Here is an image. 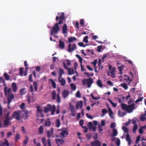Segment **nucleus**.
<instances>
[{"instance_id":"nucleus-1","label":"nucleus","mask_w":146,"mask_h":146,"mask_svg":"<svg viewBox=\"0 0 146 146\" xmlns=\"http://www.w3.org/2000/svg\"><path fill=\"white\" fill-rule=\"evenodd\" d=\"M65 18L64 14V13H62L60 16H57L56 18V21H58V20L59 21L58 23H56L52 27L51 30L54 33V34H56L58 33L59 31L60 28L59 25H61L62 24L63 21Z\"/></svg>"},{"instance_id":"nucleus-2","label":"nucleus","mask_w":146,"mask_h":146,"mask_svg":"<svg viewBox=\"0 0 146 146\" xmlns=\"http://www.w3.org/2000/svg\"><path fill=\"white\" fill-rule=\"evenodd\" d=\"M118 100L119 103H121V107L123 110L126 111L127 113H130L133 112V110L135 109V104L132 103L127 105L122 103V100L119 98Z\"/></svg>"},{"instance_id":"nucleus-3","label":"nucleus","mask_w":146,"mask_h":146,"mask_svg":"<svg viewBox=\"0 0 146 146\" xmlns=\"http://www.w3.org/2000/svg\"><path fill=\"white\" fill-rule=\"evenodd\" d=\"M94 81L91 78H88V79H84L82 80V83L84 85L87 84V87L88 88H90L92 84L93 83Z\"/></svg>"},{"instance_id":"nucleus-4","label":"nucleus","mask_w":146,"mask_h":146,"mask_svg":"<svg viewBox=\"0 0 146 146\" xmlns=\"http://www.w3.org/2000/svg\"><path fill=\"white\" fill-rule=\"evenodd\" d=\"M21 112L22 111L20 110L15 111L13 114L12 117L17 120H20L21 119L20 114Z\"/></svg>"},{"instance_id":"nucleus-5","label":"nucleus","mask_w":146,"mask_h":146,"mask_svg":"<svg viewBox=\"0 0 146 146\" xmlns=\"http://www.w3.org/2000/svg\"><path fill=\"white\" fill-rule=\"evenodd\" d=\"M36 116L37 117H40V114H42L43 113V111L42 109L41 108L40 106H36Z\"/></svg>"},{"instance_id":"nucleus-6","label":"nucleus","mask_w":146,"mask_h":146,"mask_svg":"<svg viewBox=\"0 0 146 146\" xmlns=\"http://www.w3.org/2000/svg\"><path fill=\"white\" fill-rule=\"evenodd\" d=\"M68 133L67 129L66 128H64L62 129V132L60 133V135L64 138L65 137V134L68 135Z\"/></svg>"},{"instance_id":"nucleus-7","label":"nucleus","mask_w":146,"mask_h":146,"mask_svg":"<svg viewBox=\"0 0 146 146\" xmlns=\"http://www.w3.org/2000/svg\"><path fill=\"white\" fill-rule=\"evenodd\" d=\"M72 46L71 44L70 43L68 45V52H71L72 51H74L75 49L76 48V44H74L72 45V48H71Z\"/></svg>"},{"instance_id":"nucleus-8","label":"nucleus","mask_w":146,"mask_h":146,"mask_svg":"<svg viewBox=\"0 0 146 146\" xmlns=\"http://www.w3.org/2000/svg\"><path fill=\"white\" fill-rule=\"evenodd\" d=\"M91 146H101L100 142L98 140L96 139L92 141L91 143Z\"/></svg>"},{"instance_id":"nucleus-9","label":"nucleus","mask_w":146,"mask_h":146,"mask_svg":"<svg viewBox=\"0 0 146 146\" xmlns=\"http://www.w3.org/2000/svg\"><path fill=\"white\" fill-rule=\"evenodd\" d=\"M69 94L68 91L66 90H64L62 94V95L64 98H66L67 96H68Z\"/></svg>"},{"instance_id":"nucleus-10","label":"nucleus","mask_w":146,"mask_h":146,"mask_svg":"<svg viewBox=\"0 0 146 146\" xmlns=\"http://www.w3.org/2000/svg\"><path fill=\"white\" fill-rule=\"evenodd\" d=\"M24 113L22 114L21 117V118L26 119H27L29 116V113L28 110H23Z\"/></svg>"},{"instance_id":"nucleus-11","label":"nucleus","mask_w":146,"mask_h":146,"mask_svg":"<svg viewBox=\"0 0 146 146\" xmlns=\"http://www.w3.org/2000/svg\"><path fill=\"white\" fill-rule=\"evenodd\" d=\"M83 101L81 100L80 101H77L76 103V108L77 110L78 109V108L80 107V109H81L83 106Z\"/></svg>"},{"instance_id":"nucleus-12","label":"nucleus","mask_w":146,"mask_h":146,"mask_svg":"<svg viewBox=\"0 0 146 146\" xmlns=\"http://www.w3.org/2000/svg\"><path fill=\"white\" fill-rule=\"evenodd\" d=\"M126 139L128 142L129 145H130L131 144V140L130 137V135L129 133H127L126 134Z\"/></svg>"},{"instance_id":"nucleus-13","label":"nucleus","mask_w":146,"mask_h":146,"mask_svg":"<svg viewBox=\"0 0 146 146\" xmlns=\"http://www.w3.org/2000/svg\"><path fill=\"white\" fill-rule=\"evenodd\" d=\"M59 46L61 49H64L65 48V44L64 42L62 41L61 39L59 40Z\"/></svg>"},{"instance_id":"nucleus-14","label":"nucleus","mask_w":146,"mask_h":146,"mask_svg":"<svg viewBox=\"0 0 146 146\" xmlns=\"http://www.w3.org/2000/svg\"><path fill=\"white\" fill-rule=\"evenodd\" d=\"M48 107L50 109V111H55L56 110V107L54 105H53L52 106L50 104H48L47 105Z\"/></svg>"},{"instance_id":"nucleus-15","label":"nucleus","mask_w":146,"mask_h":146,"mask_svg":"<svg viewBox=\"0 0 146 146\" xmlns=\"http://www.w3.org/2000/svg\"><path fill=\"white\" fill-rule=\"evenodd\" d=\"M11 86L13 90V91L14 92H16L17 89L16 83L15 82H13Z\"/></svg>"},{"instance_id":"nucleus-16","label":"nucleus","mask_w":146,"mask_h":146,"mask_svg":"<svg viewBox=\"0 0 146 146\" xmlns=\"http://www.w3.org/2000/svg\"><path fill=\"white\" fill-rule=\"evenodd\" d=\"M67 27L66 24H65L64 25L62 29V33L64 34H65L67 32Z\"/></svg>"},{"instance_id":"nucleus-17","label":"nucleus","mask_w":146,"mask_h":146,"mask_svg":"<svg viewBox=\"0 0 146 146\" xmlns=\"http://www.w3.org/2000/svg\"><path fill=\"white\" fill-rule=\"evenodd\" d=\"M60 77H58V80L59 82L60 83V84L62 86H64L66 83L65 80L63 78H62L61 80H60Z\"/></svg>"},{"instance_id":"nucleus-18","label":"nucleus","mask_w":146,"mask_h":146,"mask_svg":"<svg viewBox=\"0 0 146 146\" xmlns=\"http://www.w3.org/2000/svg\"><path fill=\"white\" fill-rule=\"evenodd\" d=\"M26 90V88H22L20 91V93L21 95H25L26 93V92L25 91Z\"/></svg>"},{"instance_id":"nucleus-19","label":"nucleus","mask_w":146,"mask_h":146,"mask_svg":"<svg viewBox=\"0 0 146 146\" xmlns=\"http://www.w3.org/2000/svg\"><path fill=\"white\" fill-rule=\"evenodd\" d=\"M77 40L76 38L75 37H71L69 38L68 40V42L70 43L74 41H76Z\"/></svg>"},{"instance_id":"nucleus-20","label":"nucleus","mask_w":146,"mask_h":146,"mask_svg":"<svg viewBox=\"0 0 146 146\" xmlns=\"http://www.w3.org/2000/svg\"><path fill=\"white\" fill-rule=\"evenodd\" d=\"M7 87H5L4 88V91L5 94L6 96H7V93H9L11 91V89L9 88L8 90H7Z\"/></svg>"},{"instance_id":"nucleus-21","label":"nucleus","mask_w":146,"mask_h":146,"mask_svg":"<svg viewBox=\"0 0 146 146\" xmlns=\"http://www.w3.org/2000/svg\"><path fill=\"white\" fill-rule=\"evenodd\" d=\"M124 77H125V78L124 79V80L126 81H130V82H129V84H130V82H131L132 80L130 79V78L128 76H127V75L124 74L123 75Z\"/></svg>"},{"instance_id":"nucleus-22","label":"nucleus","mask_w":146,"mask_h":146,"mask_svg":"<svg viewBox=\"0 0 146 146\" xmlns=\"http://www.w3.org/2000/svg\"><path fill=\"white\" fill-rule=\"evenodd\" d=\"M9 120H10L5 119L4 121V123L5 127L7 126L8 125H11V123H10Z\"/></svg>"},{"instance_id":"nucleus-23","label":"nucleus","mask_w":146,"mask_h":146,"mask_svg":"<svg viewBox=\"0 0 146 146\" xmlns=\"http://www.w3.org/2000/svg\"><path fill=\"white\" fill-rule=\"evenodd\" d=\"M33 84L35 90L36 92L38 91V83L36 81H34L33 82Z\"/></svg>"},{"instance_id":"nucleus-24","label":"nucleus","mask_w":146,"mask_h":146,"mask_svg":"<svg viewBox=\"0 0 146 146\" xmlns=\"http://www.w3.org/2000/svg\"><path fill=\"white\" fill-rule=\"evenodd\" d=\"M52 84V85L54 88H55L56 87V84L54 81L52 79H50L49 80Z\"/></svg>"},{"instance_id":"nucleus-25","label":"nucleus","mask_w":146,"mask_h":146,"mask_svg":"<svg viewBox=\"0 0 146 146\" xmlns=\"http://www.w3.org/2000/svg\"><path fill=\"white\" fill-rule=\"evenodd\" d=\"M3 76L6 80H10V76L7 73L5 72L3 74Z\"/></svg>"},{"instance_id":"nucleus-26","label":"nucleus","mask_w":146,"mask_h":146,"mask_svg":"<svg viewBox=\"0 0 146 146\" xmlns=\"http://www.w3.org/2000/svg\"><path fill=\"white\" fill-rule=\"evenodd\" d=\"M108 100L114 108H115L116 107L117 105V103H113L111 100L109 98L108 99Z\"/></svg>"},{"instance_id":"nucleus-27","label":"nucleus","mask_w":146,"mask_h":146,"mask_svg":"<svg viewBox=\"0 0 146 146\" xmlns=\"http://www.w3.org/2000/svg\"><path fill=\"white\" fill-rule=\"evenodd\" d=\"M43 132V129L42 126H40L38 128V133L40 134H42Z\"/></svg>"},{"instance_id":"nucleus-28","label":"nucleus","mask_w":146,"mask_h":146,"mask_svg":"<svg viewBox=\"0 0 146 146\" xmlns=\"http://www.w3.org/2000/svg\"><path fill=\"white\" fill-rule=\"evenodd\" d=\"M50 124L51 122L49 119L47 120L45 122L44 125L46 126L49 127L50 125Z\"/></svg>"},{"instance_id":"nucleus-29","label":"nucleus","mask_w":146,"mask_h":146,"mask_svg":"<svg viewBox=\"0 0 146 146\" xmlns=\"http://www.w3.org/2000/svg\"><path fill=\"white\" fill-rule=\"evenodd\" d=\"M52 99L53 100H55L56 99V92L55 91H54L52 93Z\"/></svg>"},{"instance_id":"nucleus-30","label":"nucleus","mask_w":146,"mask_h":146,"mask_svg":"<svg viewBox=\"0 0 146 146\" xmlns=\"http://www.w3.org/2000/svg\"><path fill=\"white\" fill-rule=\"evenodd\" d=\"M59 77H61L62 75L64 74V72L62 68H60L59 70Z\"/></svg>"},{"instance_id":"nucleus-31","label":"nucleus","mask_w":146,"mask_h":146,"mask_svg":"<svg viewBox=\"0 0 146 146\" xmlns=\"http://www.w3.org/2000/svg\"><path fill=\"white\" fill-rule=\"evenodd\" d=\"M97 84L98 86L100 87H102L103 86V84L102 83L101 81L99 79L97 82Z\"/></svg>"},{"instance_id":"nucleus-32","label":"nucleus","mask_w":146,"mask_h":146,"mask_svg":"<svg viewBox=\"0 0 146 146\" xmlns=\"http://www.w3.org/2000/svg\"><path fill=\"white\" fill-rule=\"evenodd\" d=\"M70 85L71 87V89L72 90H75L76 89V86L73 83H71L70 84Z\"/></svg>"},{"instance_id":"nucleus-33","label":"nucleus","mask_w":146,"mask_h":146,"mask_svg":"<svg viewBox=\"0 0 146 146\" xmlns=\"http://www.w3.org/2000/svg\"><path fill=\"white\" fill-rule=\"evenodd\" d=\"M117 131L115 129L113 130V134L111 135V137L115 136L117 135Z\"/></svg>"},{"instance_id":"nucleus-34","label":"nucleus","mask_w":146,"mask_h":146,"mask_svg":"<svg viewBox=\"0 0 146 146\" xmlns=\"http://www.w3.org/2000/svg\"><path fill=\"white\" fill-rule=\"evenodd\" d=\"M68 74L69 75H71L74 73L73 69L72 70L70 68H69L68 69Z\"/></svg>"},{"instance_id":"nucleus-35","label":"nucleus","mask_w":146,"mask_h":146,"mask_svg":"<svg viewBox=\"0 0 146 146\" xmlns=\"http://www.w3.org/2000/svg\"><path fill=\"white\" fill-rule=\"evenodd\" d=\"M56 141L57 142H58L61 145H63L64 142V140L61 139H56Z\"/></svg>"},{"instance_id":"nucleus-36","label":"nucleus","mask_w":146,"mask_h":146,"mask_svg":"<svg viewBox=\"0 0 146 146\" xmlns=\"http://www.w3.org/2000/svg\"><path fill=\"white\" fill-rule=\"evenodd\" d=\"M29 141V138L27 136L25 137V139L24 141L23 144L24 145H26L27 143V142Z\"/></svg>"},{"instance_id":"nucleus-37","label":"nucleus","mask_w":146,"mask_h":146,"mask_svg":"<svg viewBox=\"0 0 146 146\" xmlns=\"http://www.w3.org/2000/svg\"><path fill=\"white\" fill-rule=\"evenodd\" d=\"M21 136L20 134L17 133L15 137V140L16 141H17L18 140L20 139Z\"/></svg>"},{"instance_id":"nucleus-38","label":"nucleus","mask_w":146,"mask_h":146,"mask_svg":"<svg viewBox=\"0 0 146 146\" xmlns=\"http://www.w3.org/2000/svg\"><path fill=\"white\" fill-rule=\"evenodd\" d=\"M5 141L3 143V145H4L6 146H9V143L8 141L6 139H4Z\"/></svg>"},{"instance_id":"nucleus-39","label":"nucleus","mask_w":146,"mask_h":146,"mask_svg":"<svg viewBox=\"0 0 146 146\" xmlns=\"http://www.w3.org/2000/svg\"><path fill=\"white\" fill-rule=\"evenodd\" d=\"M122 129L125 132L128 133L129 132L128 129L126 127L123 126L122 127Z\"/></svg>"},{"instance_id":"nucleus-40","label":"nucleus","mask_w":146,"mask_h":146,"mask_svg":"<svg viewBox=\"0 0 146 146\" xmlns=\"http://www.w3.org/2000/svg\"><path fill=\"white\" fill-rule=\"evenodd\" d=\"M121 85L122 87L125 90H127L128 88V87L127 86V84L125 83H121Z\"/></svg>"},{"instance_id":"nucleus-41","label":"nucleus","mask_w":146,"mask_h":146,"mask_svg":"<svg viewBox=\"0 0 146 146\" xmlns=\"http://www.w3.org/2000/svg\"><path fill=\"white\" fill-rule=\"evenodd\" d=\"M25 104L24 103H23L21 105L19 106V107L22 110H23L26 108L25 107Z\"/></svg>"},{"instance_id":"nucleus-42","label":"nucleus","mask_w":146,"mask_h":146,"mask_svg":"<svg viewBox=\"0 0 146 146\" xmlns=\"http://www.w3.org/2000/svg\"><path fill=\"white\" fill-rule=\"evenodd\" d=\"M137 128L138 126L137 124L135 125L133 128V131L134 133H135L136 132V131L137 130Z\"/></svg>"},{"instance_id":"nucleus-43","label":"nucleus","mask_w":146,"mask_h":146,"mask_svg":"<svg viewBox=\"0 0 146 146\" xmlns=\"http://www.w3.org/2000/svg\"><path fill=\"white\" fill-rule=\"evenodd\" d=\"M42 142L44 146H46V140L44 137H43L42 138Z\"/></svg>"},{"instance_id":"nucleus-44","label":"nucleus","mask_w":146,"mask_h":146,"mask_svg":"<svg viewBox=\"0 0 146 146\" xmlns=\"http://www.w3.org/2000/svg\"><path fill=\"white\" fill-rule=\"evenodd\" d=\"M23 67L19 69V73L21 76H23Z\"/></svg>"},{"instance_id":"nucleus-45","label":"nucleus","mask_w":146,"mask_h":146,"mask_svg":"<svg viewBox=\"0 0 146 146\" xmlns=\"http://www.w3.org/2000/svg\"><path fill=\"white\" fill-rule=\"evenodd\" d=\"M60 126V121L59 119H57L56 122V126L59 127Z\"/></svg>"},{"instance_id":"nucleus-46","label":"nucleus","mask_w":146,"mask_h":146,"mask_svg":"<svg viewBox=\"0 0 146 146\" xmlns=\"http://www.w3.org/2000/svg\"><path fill=\"white\" fill-rule=\"evenodd\" d=\"M137 121H138V120L136 118H134L131 120L132 123L134 125L137 124L136 123Z\"/></svg>"},{"instance_id":"nucleus-47","label":"nucleus","mask_w":146,"mask_h":146,"mask_svg":"<svg viewBox=\"0 0 146 146\" xmlns=\"http://www.w3.org/2000/svg\"><path fill=\"white\" fill-rule=\"evenodd\" d=\"M76 56L79 59V62L81 63H82V58L78 54H77L76 55Z\"/></svg>"},{"instance_id":"nucleus-48","label":"nucleus","mask_w":146,"mask_h":146,"mask_svg":"<svg viewBox=\"0 0 146 146\" xmlns=\"http://www.w3.org/2000/svg\"><path fill=\"white\" fill-rule=\"evenodd\" d=\"M93 124L92 122H89L88 124V127L90 129H92V127H93Z\"/></svg>"},{"instance_id":"nucleus-49","label":"nucleus","mask_w":146,"mask_h":146,"mask_svg":"<svg viewBox=\"0 0 146 146\" xmlns=\"http://www.w3.org/2000/svg\"><path fill=\"white\" fill-rule=\"evenodd\" d=\"M88 36H85L83 39V41L84 42H85L86 43H88Z\"/></svg>"},{"instance_id":"nucleus-50","label":"nucleus","mask_w":146,"mask_h":146,"mask_svg":"<svg viewBox=\"0 0 146 146\" xmlns=\"http://www.w3.org/2000/svg\"><path fill=\"white\" fill-rule=\"evenodd\" d=\"M108 109L109 115L111 117H112L111 115L113 114V112L110 108H108Z\"/></svg>"},{"instance_id":"nucleus-51","label":"nucleus","mask_w":146,"mask_h":146,"mask_svg":"<svg viewBox=\"0 0 146 146\" xmlns=\"http://www.w3.org/2000/svg\"><path fill=\"white\" fill-rule=\"evenodd\" d=\"M97 62V59H95L93 62H91V63L93 64L94 67H96V65Z\"/></svg>"},{"instance_id":"nucleus-52","label":"nucleus","mask_w":146,"mask_h":146,"mask_svg":"<svg viewBox=\"0 0 146 146\" xmlns=\"http://www.w3.org/2000/svg\"><path fill=\"white\" fill-rule=\"evenodd\" d=\"M57 101L58 103H60L61 102L60 97L59 94H58L57 96Z\"/></svg>"},{"instance_id":"nucleus-53","label":"nucleus","mask_w":146,"mask_h":146,"mask_svg":"<svg viewBox=\"0 0 146 146\" xmlns=\"http://www.w3.org/2000/svg\"><path fill=\"white\" fill-rule=\"evenodd\" d=\"M143 97H139L135 101V102L136 103H137L138 102H141L142 100V99L143 98Z\"/></svg>"},{"instance_id":"nucleus-54","label":"nucleus","mask_w":146,"mask_h":146,"mask_svg":"<svg viewBox=\"0 0 146 146\" xmlns=\"http://www.w3.org/2000/svg\"><path fill=\"white\" fill-rule=\"evenodd\" d=\"M9 115H10V112L9 111V112H8L6 114V117H6L5 119L10 120H11V118L10 117H9Z\"/></svg>"},{"instance_id":"nucleus-55","label":"nucleus","mask_w":146,"mask_h":146,"mask_svg":"<svg viewBox=\"0 0 146 146\" xmlns=\"http://www.w3.org/2000/svg\"><path fill=\"white\" fill-rule=\"evenodd\" d=\"M116 143L117 146H119L120 144V140L119 138H118L116 141Z\"/></svg>"},{"instance_id":"nucleus-56","label":"nucleus","mask_w":146,"mask_h":146,"mask_svg":"<svg viewBox=\"0 0 146 146\" xmlns=\"http://www.w3.org/2000/svg\"><path fill=\"white\" fill-rule=\"evenodd\" d=\"M140 119L141 121H143L145 120L146 118L145 116L142 115L140 116Z\"/></svg>"},{"instance_id":"nucleus-57","label":"nucleus","mask_w":146,"mask_h":146,"mask_svg":"<svg viewBox=\"0 0 146 146\" xmlns=\"http://www.w3.org/2000/svg\"><path fill=\"white\" fill-rule=\"evenodd\" d=\"M76 97L79 98L81 97V94L80 92L78 91L76 93Z\"/></svg>"},{"instance_id":"nucleus-58","label":"nucleus","mask_w":146,"mask_h":146,"mask_svg":"<svg viewBox=\"0 0 146 146\" xmlns=\"http://www.w3.org/2000/svg\"><path fill=\"white\" fill-rule=\"evenodd\" d=\"M108 111L106 109H103L102 110V112L103 115H104L105 114L107 113Z\"/></svg>"},{"instance_id":"nucleus-59","label":"nucleus","mask_w":146,"mask_h":146,"mask_svg":"<svg viewBox=\"0 0 146 146\" xmlns=\"http://www.w3.org/2000/svg\"><path fill=\"white\" fill-rule=\"evenodd\" d=\"M115 71L116 68L114 67H113L112 68V70L110 72V73L111 74H113L115 73Z\"/></svg>"},{"instance_id":"nucleus-60","label":"nucleus","mask_w":146,"mask_h":146,"mask_svg":"<svg viewBox=\"0 0 146 146\" xmlns=\"http://www.w3.org/2000/svg\"><path fill=\"white\" fill-rule=\"evenodd\" d=\"M140 135H139L137 136L136 138V144L138 143H139V141H140Z\"/></svg>"},{"instance_id":"nucleus-61","label":"nucleus","mask_w":146,"mask_h":146,"mask_svg":"<svg viewBox=\"0 0 146 146\" xmlns=\"http://www.w3.org/2000/svg\"><path fill=\"white\" fill-rule=\"evenodd\" d=\"M71 115L73 116H75L76 115V110H75L71 111Z\"/></svg>"},{"instance_id":"nucleus-62","label":"nucleus","mask_w":146,"mask_h":146,"mask_svg":"<svg viewBox=\"0 0 146 146\" xmlns=\"http://www.w3.org/2000/svg\"><path fill=\"white\" fill-rule=\"evenodd\" d=\"M78 45L81 47H85L87 45V44H86V45H84L83 42H79L78 43Z\"/></svg>"},{"instance_id":"nucleus-63","label":"nucleus","mask_w":146,"mask_h":146,"mask_svg":"<svg viewBox=\"0 0 146 146\" xmlns=\"http://www.w3.org/2000/svg\"><path fill=\"white\" fill-rule=\"evenodd\" d=\"M24 65L25 66V68L26 70H28L29 68V67L28 66V64H27V62L26 60L24 62Z\"/></svg>"},{"instance_id":"nucleus-64","label":"nucleus","mask_w":146,"mask_h":146,"mask_svg":"<svg viewBox=\"0 0 146 146\" xmlns=\"http://www.w3.org/2000/svg\"><path fill=\"white\" fill-rule=\"evenodd\" d=\"M8 97H9V98L11 99H13L14 98V96L13 94L11 93L9 94Z\"/></svg>"}]
</instances>
